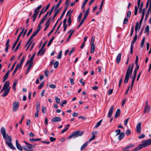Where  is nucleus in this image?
Returning a JSON list of instances; mask_svg holds the SVG:
<instances>
[{"mask_svg": "<svg viewBox=\"0 0 151 151\" xmlns=\"http://www.w3.org/2000/svg\"><path fill=\"white\" fill-rule=\"evenodd\" d=\"M10 82L9 81H6L4 83L3 87L0 93L4 91V93L1 96L4 97L6 96L9 93L11 87L9 86Z\"/></svg>", "mask_w": 151, "mask_h": 151, "instance_id": "nucleus-1", "label": "nucleus"}, {"mask_svg": "<svg viewBox=\"0 0 151 151\" xmlns=\"http://www.w3.org/2000/svg\"><path fill=\"white\" fill-rule=\"evenodd\" d=\"M83 132L79 130L73 132L70 136H68V139H70L73 137L74 138L81 136L83 134Z\"/></svg>", "mask_w": 151, "mask_h": 151, "instance_id": "nucleus-2", "label": "nucleus"}, {"mask_svg": "<svg viewBox=\"0 0 151 151\" xmlns=\"http://www.w3.org/2000/svg\"><path fill=\"white\" fill-rule=\"evenodd\" d=\"M147 145L145 141V140L142 141V143L139 145L138 146L136 147L134 149L132 150V151H137L143 148L147 147Z\"/></svg>", "mask_w": 151, "mask_h": 151, "instance_id": "nucleus-3", "label": "nucleus"}, {"mask_svg": "<svg viewBox=\"0 0 151 151\" xmlns=\"http://www.w3.org/2000/svg\"><path fill=\"white\" fill-rule=\"evenodd\" d=\"M134 63H133L132 65L129 64L127 68L126 74L131 76L133 71V68L134 66Z\"/></svg>", "mask_w": 151, "mask_h": 151, "instance_id": "nucleus-4", "label": "nucleus"}, {"mask_svg": "<svg viewBox=\"0 0 151 151\" xmlns=\"http://www.w3.org/2000/svg\"><path fill=\"white\" fill-rule=\"evenodd\" d=\"M19 103L18 101H16L13 102L12 106V111L14 112L17 111L19 109Z\"/></svg>", "mask_w": 151, "mask_h": 151, "instance_id": "nucleus-5", "label": "nucleus"}, {"mask_svg": "<svg viewBox=\"0 0 151 151\" xmlns=\"http://www.w3.org/2000/svg\"><path fill=\"white\" fill-rule=\"evenodd\" d=\"M23 148L26 151H33L32 145L30 144L27 145H23Z\"/></svg>", "mask_w": 151, "mask_h": 151, "instance_id": "nucleus-6", "label": "nucleus"}, {"mask_svg": "<svg viewBox=\"0 0 151 151\" xmlns=\"http://www.w3.org/2000/svg\"><path fill=\"white\" fill-rule=\"evenodd\" d=\"M150 110V106L148 105V102L147 101L145 103L144 109V113L145 114L147 112H149Z\"/></svg>", "mask_w": 151, "mask_h": 151, "instance_id": "nucleus-7", "label": "nucleus"}, {"mask_svg": "<svg viewBox=\"0 0 151 151\" xmlns=\"http://www.w3.org/2000/svg\"><path fill=\"white\" fill-rule=\"evenodd\" d=\"M141 123L140 122L138 123L136 127V131L137 133L138 134H140L141 131Z\"/></svg>", "mask_w": 151, "mask_h": 151, "instance_id": "nucleus-8", "label": "nucleus"}, {"mask_svg": "<svg viewBox=\"0 0 151 151\" xmlns=\"http://www.w3.org/2000/svg\"><path fill=\"white\" fill-rule=\"evenodd\" d=\"M1 132L2 134L3 138L4 139L5 138L6 134V129L4 127H2L1 128Z\"/></svg>", "mask_w": 151, "mask_h": 151, "instance_id": "nucleus-9", "label": "nucleus"}, {"mask_svg": "<svg viewBox=\"0 0 151 151\" xmlns=\"http://www.w3.org/2000/svg\"><path fill=\"white\" fill-rule=\"evenodd\" d=\"M97 134V132L96 131H95L91 133V134L92 135L91 137L89 139L88 141H87L88 142H90L91 141L94 140L95 137L96 135L95 134Z\"/></svg>", "mask_w": 151, "mask_h": 151, "instance_id": "nucleus-10", "label": "nucleus"}, {"mask_svg": "<svg viewBox=\"0 0 151 151\" xmlns=\"http://www.w3.org/2000/svg\"><path fill=\"white\" fill-rule=\"evenodd\" d=\"M114 109V106H113L111 107L108 115V118H110L111 117L112 114Z\"/></svg>", "mask_w": 151, "mask_h": 151, "instance_id": "nucleus-11", "label": "nucleus"}, {"mask_svg": "<svg viewBox=\"0 0 151 151\" xmlns=\"http://www.w3.org/2000/svg\"><path fill=\"white\" fill-rule=\"evenodd\" d=\"M5 138H6V143L7 145L9 143H12V139L11 136H9L7 134H6Z\"/></svg>", "mask_w": 151, "mask_h": 151, "instance_id": "nucleus-12", "label": "nucleus"}, {"mask_svg": "<svg viewBox=\"0 0 151 151\" xmlns=\"http://www.w3.org/2000/svg\"><path fill=\"white\" fill-rule=\"evenodd\" d=\"M61 121V118L59 117H55L52 118L51 119L52 122H59Z\"/></svg>", "mask_w": 151, "mask_h": 151, "instance_id": "nucleus-13", "label": "nucleus"}, {"mask_svg": "<svg viewBox=\"0 0 151 151\" xmlns=\"http://www.w3.org/2000/svg\"><path fill=\"white\" fill-rule=\"evenodd\" d=\"M51 19V17L46 22L45 24V27L44 29V31H45L47 29V28L48 27L49 25V24H50V21Z\"/></svg>", "mask_w": 151, "mask_h": 151, "instance_id": "nucleus-14", "label": "nucleus"}, {"mask_svg": "<svg viewBox=\"0 0 151 151\" xmlns=\"http://www.w3.org/2000/svg\"><path fill=\"white\" fill-rule=\"evenodd\" d=\"M42 7V5H40V6H38L37 8L34 11V14L37 15L39 12V10Z\"/></svg>", "mask_w": 151, "mask_h": 151, "instance_id": "nucleus-15", "label": "nucleus"}, {"mask_svg": "<svg viewBox=\"0 0 151 151\" xmlns=\"http://www.w3.org/2000/svg\"><path fill=\"white\" fill-rule=\"evenodd\" d=\"M16 145L17 148L18 150L20 151H23V149L18 143V140H16Z\"/></svg>", "mask_w": 151, "mask_h": 151, "instance_id": "nucleus-16", "label": "nucleus"}, {"mask_svg": "<svg viewBox=\"0 0 151 151\" xmlns=\"http://www.w3.org/2000/svg\"><path fill=\"white\" fill-rule=\"evenodd\" d=\"M9 42H10V40L9 39H8L7 40V41L6 42V44L5 45L6 47L5 49V51L6 52H8V48H9Z\"/></svg>", "mask_w": 151, "mask_h": 151, "instance_id": "nucleus-17", "label": "nucleus"}, {"mask_svg": "<svg viewBox=\"0 0 151 151\" xmlns=\"http://www.w3.org/2000/svg\"><path fill=\"white\" fill-rule=\"evenodd\" d=\"M121 57V54L119 53L118 54L116 58V62L117 63H119L120 61Z\"/></svg>", "mask_w": 151, "mask_h": 151, "instance_id": "nucleus-18", "label": "nucleus"}, {"mask_svg": "<svg viewBox=\"0 0 151 151\" xmlns=\"http://www.w3.org/2000/svg\"><path fill=\"white\" fill-rule=\"evenodd\" d=\"M89 10H90L89 8H88L87 9V10H86V12H85V13L84 14V17L83 18V19H86V18L88 16Z\"/></svg>", "mask_w": 151, "mask_h": 151, "instance_id": "nucleus-19", "label": "nucleus"}, {"mask_svg": "<svg viewBox=\"0 0 151 151\" xmlns=\"http://www.w3.org/2000/svg\"><path fill=\"white\" fill-rule=\"evenodd\" d=\"M69 4V3H68L67 5V6L65 7V9L64 10L63 12V13H62V14L61 16V17H60V18H59L60 20L62 19V17H63V16L65 14L66 11V10L68 8V6Z\"/></svg>", "mask_w": 151, "mask_h": 151, "instance_id": "nucleus-20", "label": "nucleus"}, {"mask_svg": "<svg viewBox=\"0 0 151 151\" xmlns=\"http://www.w3.org/2000/svg\"><path fill=\"white\" fill-rule=\"evenodd\" d=\"M129 76L130 75L126 74L124 83H127L129 78Z\"/></svg>", "mask_w": 151, "mask_h": 151, "instance_id": "nucleus-21", "label": "nucleus"}, {"mask_svg": "<svg viewBox=\"0 0 151 151\" xmlns=\"http://www.w3.org/2000/svg\"><path fill=\"white\" fill-rule=\"evenodd\" d=\"M88 141H87L85 143H84L81 147V150L82 151L83 150L84 148L86 147L87 146L88 143Z\"/></svg>", "mask_w": 151, "mask_h": 151, "instance_id": "nucleus-22", "label": "nucleus"}, {"mask_svg": "<svg viewBox=\"0 0 151 151\" xmlns=\"http://www.w3.org/2000/svg\"><path fill=\"white\" fill-rule=\"evenodd\" d=\"M45 52V50H44V49H42V50L41 48L40 49L37 53V55H40V56H42L44 54Z\"/></svg>", "mask_w": 151, "mask_h": 151, "instance_id": "nucleus-23", "label": "nucleus"}, {"mask_svg": "<svg viewBox=\"0 0 151 151\" xmlns=\"http://www.w3.org/2000/svg\"><path fill=\"white\" fill-rule=\"evenodd\" d=\"M120 111V110L119 109H117L114 116L115 118H116L119 116Z\"/></svg>", "mask_w": 151, "mask_h": 151, "instance_id": "nucleus-24", "label": "nucleus"}, {"mask_svg": "<svg viewBox=\"0 0 151 151\" xmlns=\"http://www.w3.org/2000/svg\"><path fill=\"white\" fill-rule=\"evenodd\" d=\"M124 132H121L119 136L118 139L119 140H121L124 138Z\"/></svg>", "mask_w": 151, "mask_h": 151, "instance_id": "nucleus-25", "label": "nucleus"}, {"mask_svg": "<svg viewBox=\"0 0 151 151\" xmlns=\"http://www.w3.org/2000/svg\"><path fill=\"white\" fill-rule=\"evenodd\" d=\"M134 144H131L129 145L126 146V147L123 148V150H125L127 149H128L134 146Z\"/></svg>", "mask_w": 151, "mask_h": 151, "instance_id": "nucleus-26", "label": "nucleus"}, {"mask_svg": "<svg viewBox=\"0 0 151 151\" xmlns=\"http://www.w3.org/2000/svg\"><path fill=\"white\" fill-rule=\"evenodd\" d=\"M91 53H92L94 52L95 49L94 44H91Z\"/></svg>", "mask_w": 151, "mask_h": 151, "instance_id": "nucleus-27", "label": "nucleus"}, {"mask_svg": "<svg viewBox=\"0 0 151 151\" xmlns=\"http://www.w3.org/2000/svg\"><path fill=\"white\" fill-rule=\"evenodd\" d=\"M145 141L148 146L151 145V139H145Z\"/></svg>", "mask_w": 151, "mask_h": 151, "instance_id": "nucleus-28", "label": "nucleus"}, {"mask_svg": "<svg viewBox=\"0 0 151 151\" xmlns=\"http://www.w3.org/2000/svg\"><path fill=\"white\" fill-rule=\"evenodd\" d=\"M7 145L11 149L13 150L16 149V148L13 146L12 143H9L8 144H7Z\"/></svg>", "mask_w": 151, "mask_h": 151, "instance_id": "nucleus-29", "label": "nucleus"}, {"mask_svg": "<svg viewBox=\"0 0 151 151\" xmlns=\"http://www.w3.org/2000/svg\"><path fill=\"white\" fill-rule=\"evenodd\" d=\"M137 33H136L135 36L134 37L133 40L131 42V45H133V44L135 43V41H136L137 39Z\"/></svg>", "mask_w": 151, "mask_h": 151, "instance_id": "nucleus-30", "label": "nucleus"}, {"mask_svg": "<svg viewBox=\"0 0 151 151\" xmlns=\"http://www.w3.org/2000/svg\"><path fill=\"white\" fill-rule=\"evenodd\" d=\"M29 140L31 142H34L35 141H38L41 140V139L40 138H36V139H29Z\"/></svg>", "mask_w": 151, "mask_h": 151, "instance_id": "nucleus-31", "label": "nucleus"}, {"mask_svg": "<svg viewBox=\"0 0 151 151\" xmlns=\"http://www.w3.org/2000/svg\"><path fill=\"white\" fill-rule=\"evenodd\" d=\"M62 0H59L58 3L57 4V5L55 6V10H56L59 7L60 4H61Z\"/></svg>", "mask_w": 151, "mask_h": 151, "instance_id": "nucleus-32", "label": "nucleus"}, {"mask_svg": "<svg viewBox=\"0 0 151 151\" xmlns=\"http://www.w3.org/2000/svg\"><path fill=\"white\" fill-rule=\"evenodd\" d=\"M32 64H29L28 67V68L27 69V70L26 71V74H27L28 72H29L32 66Z\"/></svg>", "mask_w": 151, "mask_h": 151, "instance_id": "nucleus-33", "label": "nucleus"}, {"mask_svg": "<svg viewBox=\"0 0 151 151\" xmlns=\"http://www.w3.org/2000/svg\"><path fill=\"white\" fill-rule=\"evenodd\" d=\"M60 9H58L55 12V14H54V16H53L52 18V20H53L56 16V15L60 11Z\"/></svg>", "mask_w": 151, "mask_h": 151, "instance_id": "nucleus-34", "label": "nucleus"}, {"mask_svg": "<svg viewBox=\"0 0 151 151\" xmlns=\"http://www.w3.org/2000/svg\"><path fill=\"white\" fill-rule=\"evenodd\" d=\"M9 76V74L6 73L5 75L4 76L3 78V82H4L8 78Z\"/></svg>", "mask_w": 151, "mask_h": 151, "instance_id": "nucleus-35", "label": "nucleus"}, {"mask_svg": "<svg viewBox=\"0 0 151 151\" xmlns=\"http://www.w3.org/2000/svg\"><path fill=\"white\" fill-rule=\"evenodd\" d=\"M102 120V119H101L100 121H99L96 124V125L95 126L94 128H97L98 127L101 125Z\"/></svg>", "mask_w": 151, "mask_h": 151, "instance_id": "nucleus-36", "label": "nucleus"}, {"mask_svg": "<svg viewBox=\"0 0 151 151\" xmlns=\"http://www.w3.org/2000/svg\"><path fill=\"white\" fill-rule=\"evenodd\" d=\"M69 18L68 20V26H70L72 22V21L71 20V17L70 15H69Z\"/></svg>", "mask_w": 151, "mask_h": 151, "instance_id": "nucleus-37", "label": "nucleus"}, {"mask_svg": "<svg viewBox=\"0 0 151 151\" xmlns=\"http://www.w3.org/2000/svg\"><path fill=\"white\" fill-rule=\"evenodd\" d=\"M55 7V5H54L53 7L51 9L50 11H48L47 12V14H48V15H49V16H50L51 15V13H52V11H53V10L54 7Z\"/></svg>", "mask_w": 151, "mask_h": 151, "instance_id": "nucleus-38", "label": "nucleus"}, {"mask_svg": "<svg viewBox=\"0 0 151 151\" xmlns=\"http://www.w3.org/2000/svg\"><path fill=\"white\" fill-rule=\"evenodd\" d=\"M55 38V37L54 36L48 42V43L47 44V46H49L51 44V43L52 42L54 38Z\"/></svg>", "mask_w": 151, "mask_h": 151, "instance_id": "nucleus-39", "label": "nucleus"}, {"mask_svg": "<svg viewBox=\"0 0 151 151\" xmlns=\"http://www.w3.org/2000/svg\"><path fill=\"white\" fill-rule=\"evenodd\" d=\"M88 1V0H85L84 1L83 4L81 6V9H83L84 8Z\"/></svg>", "mask_w": 151, "mask_h": 151, "instance_id": "nucleus-40", "label": "nucleus"}, {"mask_svg": "<svg viewBox=\"0 0 151 151\" xmlns=\"http://www.w3.org/2000/svg\"><path fill=\"white\" fill-rule=\"evenodd\" d=\"M128 22V19L127 17H125L124 19V22H123V24H127Z\"/></svg>", "mask_w": 151, "mask_h": 151, "instance_id": "nucleus-41", "label": "nucleus"}, {"mask_svg": "<svg viewBox=\"0 0 151 151\" xmlns=\"http://www.w3.org/2000/svg\"><path fill=\"white\" fill-rule=\"evenodd\" d=\"M59 65V62L58 61H56L54 63V67L55 68H56Z\"/></svg>", "mask_w": 151, "mask_h": 151, "instance_id": "nucleus-42", "label": "nucleus"}, {"mask_svg": "<svg viewBox=\"0 0 151 151\" xmlns=\"http://www.w3.org/2000/svg\"><path fill=\"white\" fill-rule=\"evenodd\" d=\"M44 82H42L39 86L38 88L39 89H41L44 86Z\"/></svg>", "mask_w": 151, "mask_h": 151, "instance_id": "nucleus-43", "label": "nucleus"}, {"mask_svg": "<svg viewBox=\"0 0 151 151\" xmlns=\"http://www.w3.org/2000/svg\"><path fill=\"white\" fill-rule=\"evenodd\" d=\"M73 12V10H71V9L69 10L67 12L66 14V16H67L68 15H70L71 17V14Z\"/></svg>", "mask_w": 151, "mask_h": 151, "instance_id": "nucleus-44", "label": "nucleus"}, {"mask_svg": "<svg viewBox=\"0 0 151 151\" xmlns=\"http://www.w3.org/2000/svg\"><path fill=\"white\" fill-rule=\"evenodd\" d=\"M34 57H35V55H32V56H31L30 60H29L31 62L30 64H33V59Z\"/></svg>", "mask_w": 151, "mask_h": 151, "instance_id": "nucleus-45", "label": "nucleus"}, {"mask_svg": "<svg viewBox=\"0 0 151 151\" xmlns=\"http://www.w3.org/2000/svg\"><path fill=\"white\" fill-rule=\"evenodd\" d=\"M139 68V65H136V68H135L134 70V73L137 74V71L138 70Z\"/></svg>", "mask_w": 151, "mask_h": 151, "instance_id": "nucleus-46", "label": "nucleus"}, {"mask_svg": "<svg viewBox=\"0 0 151 151\" xmlns=\"http://www.w3.org/2000/svg\"><path fill=\"white\" fill-rule=\"evenodd\" d=\"M85 20V19H84L83 18V19L81 21L80 23L79 24L77 28H79Z\"/></svg>", "mask_w": 151, "mask_h": 151, "instance_id": "nucleus-47", "label": "nucleus"}, {"mask_svg": "<svg viewBox=\"0 0 151 151\" xmlns=\"http://www.w3.org/2000/svg\"><path fill=\"white\" fill-rule=\"evenodd\" d=\"M62 56V51H61L60 52L58 55V56L57 57V59H60L61 58Z\"/></svg>", "mask_w": 151, "mask_h": 151, "instance_id": "nucleus-48", "label": "nucleus"}, {"mask_svg": "<svg viewBox=\"0 0 151 151\" xmlns=\"http://www.w3.org/2000/svg\"><path fill=\"white\" fill-rule=\"evenodd\" d=\"M21 41H20L19 42V43H18L17 47H16L15 50H14V52H16L19 48V47L20 46L21 43Z\"/></svg>", "mask_w": 151, "mask_h": 151, "instance_id": "nucleus-49", "label": "nucleus"}, {"mask_svg": "<svg viewBox=\"0 0 151 151\" xmlns=\"http://www.w3.org/2000/svg\"><path fill=\"white\" fill-rule=\"evenodd\" d=\"M40 105L38 104L36 106V112H39L40 111Z\"/></svg>", "mask_w": 151, "mask_h": 151, "instance_id": "nucleus-50", "label": "nucleus"}, {"mask_svg": "<svg viewBox=\"0 0 151 151\" xmlns=\"http://www.w3.org/2000/svg\"><path fill=\"white\" fill-rule=\"evenodd\" d=\"M55 100L56 102L57 103L59 104L60 102V99L57 97H55Z\"/></svg>", "mask_w": 151, "mask_h": 151, "instance_id": "nucleus-51", "label": "nucleus"}, {"mask_svg": "<svg viewBox=\"0 0 151 151\" xmlns=\"http://www.w3.org/2000/svg\"><path fill=\"white\" fill-rule=\"evenodd\" d=\"M143 18H144V17H142L140 21V22H139V30L140 29V26H141V25L142 22V21L143 20Z\"/></svg>", "mask_w": 151, "mask_h": 151, "instance_id": "nucleus-52", "label": "nucleus"}, {"mask_svg": "<svg viewBox=\"0 0 151 151\" xmlns=\"http://www.w3.org/2000/svg\"><path fill=\"white\" fill-rule=\"evenodd\" d=\"M131 131L129 129H127L126 130V134L127 135H129L131 134Z\"/></svg>", "mask_w": 151, "mask_h": 151, "instance_id": "nucleus-53", "label": "nucleus"}, {"mask_svg": "<svg viewBox=\"0 0 151 151\" xmlns=\"http://www.w3.org/2000/svg\"><path fill=\"white\" fill-rule=\"evenodd\" d=\"M149 31V27L148 26H147L145 29V32H148Z\"/></svg>", "mask_w": 151, "mask_h": 151, "instance_id": "nucleus-54", "label": "nucleus"}, {"mask_svg": "<svg viewBox=\"0 0 151 151\" xmlns=\"http://www.w3.org/2000/svg\"><path fill=\"white\" fill-rule=\"evenodd\" d=\"M134 9L135 11L134 12V14L135 15H136L137 14L138 12V8L137 6H135Z\"/></svg>", "mask_w": 151, "mask_h": 151, "instance_id": "nucleus-55", "label": "nucleus"}, {"mask_svg": "<svg viewBox=\"0 0 151 151\" xmlns=\"http://www.w3.org/2000/svg\"><path fill=\"white\" fill-rule=\"evenodd\" d=\"M137 74L134 73V76L132 77V81L134 82L135 80Z\"/></svg>", "mask_w": 151, "mask_h": 151, "instance_id": "nucleus-56", "label": "nucleus"}, {"mask_svg": "<svg viewBox=\"0 0 151 151\" xmlns=\"http://www.w3.org/2000/svg\"><path fill=\"white\" fill-rule=\"evenodd\" d=\"M50 140L51 142H53L55 141L56 140V139L55 138H53L52 137H50Z\"/></svg>", "mask_w": 151, "mask_h": 151, "instance_id": "nucleus-57", "label": "nucleus"}, {"mask_svg": "<svg viewBox=\"0 0 151 151\" xmlns=\"http://www.w3.org/2000/svg\"><path fill=\"white\" fill-rule=\"evenodd\" d=\"M145 135L144 134H142L141 135H140V136H139L138 137L139 139H141L142 138H145Z\"/></svg>", "mask_w": 151, "mask_h": 151, "instance_id": "nucleus-58", "label": "nucleus"}, {"mask_svg": "<svg viewBox=\"0 0 151 151\" xmlns=\"http://www.w3.org/2000/svg\"><path fill=\"white\" fill-rule=\"evenodd\" d=\"M82 13H80L79 15H78V22H80L81 20V18L82 17Z\"/></svg>", "mask_w": 151, "mask_h": 151, "instance_id": "nucleus-59", "label": "nucleus"}, {"mask_svg": "<svg viewBox=\"0 0 151 151\" xmlns=\"http://www.w3.org/2000/svg\"><path fill=\"white\" fill-rule=\"evenodd\" d=\"M121 130L120 129H118L116 130L115 132L116 133V135L119 134L121 133Z\"/></svg>", "mask_w": 151, "mask_h": 151, "instance_id": "nucleus-60", "label": "nucleus"}, {"mask_svg": "<svg viewBox=\"0 0 151 151\" xmlns=\"http://www.w3.org/2000/svg\"><path fill=\"white\" fill-rule=\"evenodd\" d=\"M49 87L52 88H56V86L55 85L51 84L50 85Z\"/></svg>", "mask_w": 151, "mask_h": 151, "instance_id": "nucleus-61", "label": "nucleus"}, {"mask_svg": "<svg viewBox=\"0 0 151 151\" xmlns=\"http://www.w3.org/2000/svg\"><path fill=\"white\" fill-rule=\"evenodd\" d=\"M131 15V12L130 11H129L127 14V18H129Z\"/></svg>", "mask_w": 151, "mask_h": 151, "instance_id": "nucleus-62", "label": "nucleus"}, {"mask_svg": "<svg viewBox=\"0 0 151 151\" xmlns=\"http://www.w3.org/2000/svg\"><path fill=\"white\" fill-rule=\"evenodd\" d=\"M47 41L45 42H44L41 48V49L42 50V49H44V47L46 45V44H47Z\"/></svg>", "mask_w": 151, "mask_h": 151, "instance_id": "nucleus-63", "label": "nucleus"}, {"mask_svg": "<svg viewBox=\"0 0 151 151\" xmlns=\"http://www.w3.org/2000/svg\"><path fill=\"white\" fill-rule=\"evenodd\" d=\"M148 1H150V6L149 7L148 10L150 11V13H151V0H148Z\"/></svg>", "mask_w": 151, "mask_h": 151, "instance_id": "nucleus-64", "label": "nucleus"}]
</instances>
